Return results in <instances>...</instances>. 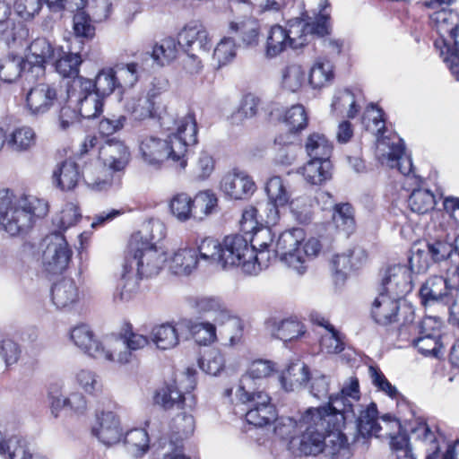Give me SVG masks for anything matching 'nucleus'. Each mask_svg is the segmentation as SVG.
Here are the masks:
<instances>
[{"mask_svg": "<svg viewBox=\"0 0 459 459\" xmlns=\"http://www.w3.org/2000/svg\"><path fill=\"white\" fill-rule=\"evenodd\" d=\"M343 417L328 414L321 407H310L296 420L281 417L274 427V433L287 441L288 449L305 455H317L326 452L334 455L346 447L348 439L342 432Z\"/></svg>", "mask_w": 459, "mask_h": 459, "instance_id": "nucleus-1", "label": "nucleus"}, {"mask_svg": "<svg viewBox=\"0 0 459 459\" xmlns=\"http://www.w3.org/2000/svg\"><path fill=\"white\" fill-rule=\"evenodd\" d=\"M264 237L272 240L269 229L258 230L252 238V255L243 264V272L247 274L259 273L269 266L273 259L279 257L281 263L298 275H303L307 270L308 261L316 257L321 250L319 240L315 238L305 240V233L299 228L281 233L274 244L273 254L268 249L267 242H259Z\"/></svg>", "mask_w": 459, "mask_h": 459, "instance_id": "nucleus-2", "label": "nucleus"}, {"mask_svg": "<svg viewBox=\"0 0 459 459\" xmlns=\"http://www.w3.org/2000/svg\"><path fill=\"white\" fill-rule=\"evenodd\" d=\"M48 212V204L35 196H16L8 189L0 190V225L11 237L22 236L33 227L36 219Z\"/></svg>", "mask_w": 459, "mask_h": 459, "instance_id": "nucleus-3", "label": "nucleus"}, {"mask_svg": "<svg viewBox=\"0 0 459 459\" xmlns=\"http://www.w3.org/2000/svg\"><path fill=\"white\" fill-rule=\"evenodd\" d=\"M168 260L165 250L142 232L132 235L124 265L140 278L158 275Z\"/></svg>", "mask_w": 459, "mask_h": 459, "instance_id": "nucleus-4", "label": "nucleus"}, {"mask_svg": "<svg viewBox=\"0 0 459 459\" xmlns=\"http://www.w3.org/2000/svg\"><path fill=\"white\" fill-rule=\"evenodd\" d=\"M139 153L143 161L151 167L160 169L167 160H171L180 169L187 165L184 159V146L178 143L175 146L169 136L161 139L154 135L142 136L139 141Z\"/></svg>", "mask_w": 459, "mask_h": 459, "instance_id": "nucleus-5", "label": "nucleus"}, {"mask_svg": "<svg viewBox=\"0 0 459 459\" xmlns=\"http://www.w3.org/2000/svg\"><path fill=\"white\" fill-rule=\"evenodd\" d=\"M93 82L90 79L79 77L72 80L67 86L68 103H74L83 118H93L103 111V100L92 91Z\"/></svg>", "mask_w": 459, "mask_h": 459, "instance_id": "nucleus-6", "label": "nucleus"}, {"mask_svg": "<svg viewBox=\"0 0 459 459\" xmlns=\"http://www.w3.org/2000/svg\"><path fill=\"white\" fill-rule=\"evenodd\" d=\"M70 339L74 344L89 356L106 361H115L113 344L117 342L107 337L103 342L95 338L94 333L88 325L81 324L70 331Z\"/></svg>", "mask_w": 459, "mask_h": 459, "instance_id": "nucleus-7", "label": "nucleus"}, {"mask_svg": "<svg viewBox=\"0 0 459 459\" xmlns=\"http://www.w3.org/2000/svg\"><path fill=\"white\" fill-rule=\"evenodd\" d=\"M186 385L178 386L176 381L160 388L154 396V403L165 410L174 407L192 410L195 405V397L190 393L195 386V381L190 369L183 376Z\"/></svg>", "mask_w": 459, "mask_h": 459, "instance_id": "nucleus-8", "label": "nucleus"}, {"mask_svg": "<svg viewBox=\"0 0 459 459\" xmlns=\"http://www.w3.org/2000/svg\"><path fill=\"white\" fill-rule=\"evenodd\" d=\"M360 391L357 377H350L343 385L340 394L330 397L327 405L320 406L327 410L328 414H341L343 417V425L347 420H352L356 415V409L360 407Z\"/></svg>", "mask_w": 459, "mask_h": 459, "instance_id": "nucleus-9", "label": "nucleus"}, {"mask_svg": "<svg viewBox=\"0 0 459 459\" xmlns=\"http://www.w3.org/2000/svg\"><path fill=\"white\" fill-rule=\"evenodd\" d=\"M377 156L382 165L391 169H397L403 175L410 178L412 172L411 157L404 152V144L398 136L382 138L377 145Z\"/></svg>", "mask_w": 459, "mask_h": 459, "instance_id": "nucleus-10", "label": "nucleus"}, {"mask_svg": "<svg viewBox=\"0 0 459 459\" xmlns=\"http://www.w3.org/2000/svg\"><path fill=\"white\" fill-rule=\"evenodd\" d=\"M275 370L274 364L269 360L257 359L253 361L246 374L240 379L237 390L238 399H246L259 392H265L264 380Z\"/></svg>", "mask_w": 459, "mask_h": 459, "instance_id": "nucleus-11", "label": "nucleus"}, {"mask_svg": "<svg viewBox=\"0 0 459 459\" xmlns=\"http://www.w3.org/2000/svg\"><path fill=\"white\" fill-rule=\"evenodd\" d=\"M455 277V270H447L446 275H433L429 277L420 290L424 304L442 302L449 303L450 292L459 290V282Z\"/></svg>", "mask_w": 459, "mask_h": 459, "instance_id": "nucleus-12", "label": "nucleus"}, {"mask_svg": "<svg viewBox=\"0 0 459 459\" xmlns=\"http://www.w3.org/2000/svg\"><path fill=\"white\" fill-rule=\"evenodd\" d=\"M412 277L404 264L388 266L381 273L380 292L402 299L412 290Z\"/></svg>", "mask_w": 459, "mask_h": 459, "instance_id": "nucleus-13", "label": "nucleus"}, {"mask_svg": "<svg viewBox=\"0 0 459 459\" xmlns=\"http://www.w3.org/2000/svg\"><path fill=\"white\" fill-rule=\"evenodd\" d=\"M247 404L249 409L246 413V420L255 427H264L273 421H278L276 409L271 403V397L266 392H259L246 399H238ZM277 423L275 424V426Z\"/></svg>", "mask_w": 459, "mask_h": 459, "instance_id": "nucleus-14", "label": "nucleus"}, {"mask_svg": "<svg viewBox=\"0 0 459 459\" xmlns=\"http://www.w3.org/2000/svg\"><path fill=\"white\" fill-rule=\"evenodd\" d=\"M71 256L72 251L65 238L59 233H54L43 252L44 269L49 273H62L68 267Z\"/></svg>", "mask_w": 459, "mask_h": 459, "instance_id": "nucleus-15", "label": "nucleus"}, {"mask_svg": "<svg viewBox=\"0 0 459 459\" xmlns=\"http://www.w3.org/2000/svg\"><path fill=\"white\" fill-rule=\"evenodd\" d=\"M57 48L44 39L39 38L31 42L29 52L24 58V67L31 78L39 79L45 74L46 64L54 60Z\"/></svg>", "mask_w": 459, "mask_h": 459, "instance_id": "nucleus-16", "label": "nucleus"}, {"mask_svg": "<svg viewBox=\"0 0 459 459\" xmlns=\"http://www.w3.org/2000/svg\"><path fill=\"white\" fill-rule=\"evenodd\" d=\"M403 421L404 429L410 433L411 438L419 442L425 449L426 459H437L440 450L438 437L425 420L412 413L411 419H405Z\"/></svg>", "mask_w": 459, "mask_h": 459, "instance_id": "nucleus-17", "label": "nucleus"}, {"mask_svg": "<svg viewBox=\"0 0 459 459\" xmlns=\"http://www.w3.org/2000/svg\"><path fill=\"white\" fill-rule=\"evenodd\" d=\"M164 109L160 91L155 88L151 89L145 97L133 98L126 103V110L137 121L148 118L161 119Z\"/></svg>", "mask_w": 459, "mask_h": 459, "instance_id": "nucleus-18", "label": "nucleus"}, {"mask_svg": "<svg viewBox=\"0 0 459 459\" xmlns=\"http://www.w3.org/2000/svg\"><path fill=\"white\" fill-rule=\"evenodd\" d=\"M58 100V88L55 83L41 82L26 94V107L32 116L48 112Z\"/></svg>", "mask_w": 459, "mask_h": 459, "instance_id": "nucleus-19", "label": "nucleus"}, {"mask_svg": "<svg viewBox=\"0 0 459 459\" xmlns=\"http://www.w3.org/2000/svg\"><path fill=\"white\" fill-rule=\"evenodd\" d=\"M220 189L230 199L245 200L255 193L256 186L246 172L233 169L221 178Z\"/></svg>", "mask_w": 459, "mask_h": 459, "instance_id": "nucleus-20", "label": "nucleus"}, {"mask_svg": "<svg viewBox=\"0 0 459 459\" xmlns=\"http://www.w3.org/2000/svg\"><path fill=\"white\" fill-rule=\"evenodd\" d=\"M221 267H241L252 255L251 246L241 235L226 236L221 243Z\"/></svg>", "mask_w": 459, "mask_h": 459, "instance_id": "nucleus-21", "label": "nucleus"}, {"mask_svg": "<svg viewBox=\"0 0 459 459\" xmlns=\"http://www.w3.org/2000/svg\"><path fill=\"white\" fill-rule=\"evenodd\" d=\"M48 399L51 413L56 418L62 409H68L73 413L82 415L87 411V401L80 392L63 394V385L56 383L49 386Z\"/></svg>", "mask_w": 459, "mask_h": 459, "instance_id": "nucleus-22", "label": "nucleus"}, {"mask_svg": "<svg viewBox=\"0 0 459 459\" xmlns=\"http://www.w3.org/2000/svg\"><path fill=\"white\" fill-rule=\"evenodd\" d=\"M117 343L113 344L115 361L119 364L129 363L133 359V352L143 349L149 343V339L143 334L133 331L131 325L126 324L120 333V339L113 338Z\"/></svg>", "mask_w": 459, "mask_h": 459, "instance_id": "nucleus-23", "label": "nucleus"}, {"mask_svg": "<svg viewBox=\"0 0 459 459\" xmlns=\"http://www.w3.org/2000/svg\"><path fill=\"white\" fill-rule=\"evenodd\" d=\"M407 318L398 330L400 339H410L411 335H440L442 321L438 316H425L419 323H413L414 313L411 307H405Z\"/></svg>", "mask_w": 459, "mask_h": 459, "instance_id": "nucleus-24", "label": "nucleus"}, {"mask_svg": "<svg viewBox=\"0 0 459 459\" xmlns=\"http://www.w3.org/2000/svg\"><path fill=\"white\" fill-rule=\"evenodd\" d=\"M99 155L104 167L113 172L124 170L130 160L128 147L116 138L107 140L100 147Z\"/></svg>", "mask_w": 459, "mask_h": 459, "instance_id": "nucleus-25", "label": "nucleus"}, {"mask_svg": "<svg viewBox=\"0 0 459 459\" xmlns=\"http://www.w3.org/2000/svg\"><path fill=\"white\" fill-rule=\"evenodd\" d=\"M381 420L385 424V428L388 430L397 431L396 433L391 431L388 433L390 437V446L395 453L396 459H416L411 451L407 435L408 431H405L404 424L403 425L400 420L393 417L389 413L384 414Z\"/></svg>", "mask_w": 459, "mask_h": 459, "instance_id": "nucleus-26", "label": "nucleus"}, {"mask_svg": "<svg viewBox=\"0 0 459 459\" xmlns=\"http://www.w3.org/2000/svg\"><path fill=\"white\" fill-rule=\"evenodd\" d=\"M166 263L171 273L188 276L197 269L199 257L195 247L185 244L175 249Z\"/></svg>", "mask_w": 459, "mask_h": 459, "instance_id": "nucleus-27", "label": "nucleus"}, {"mask_svg": "<svg viewBox=\"0 0 459 459\" xmlns=\"http://www.w3.org/2000/svg\"><path fill=\"white\" fill-rule=\"evenodd\" d=\"M92 434L104 445L112 446L118 443L122 437V429L119 419L113 411H102L97 415L92 427Z\"/></svg>", "mask_w": 459, "mask_h": 459, "instance_id": "nucleus-28", "label": "nucleus"}, {"mask_svg": "<svg viewBox=\"0 0 459 459\" xmlns=\"http://www.w3.org/2000/svg\"><path fill=\"white\" fill-rule=\"evenodd\" d=\"M190 305L199 313L212 314L214 322L219 325H223L232 318L231 311L223 299L218 296H197L191 299Z\"/></svg>", "mask_w": 459, "mask_h": 459, "instance_id": "nucleus-29", "label": "nucleus"}, {"mask_svg": "<svg viewBox=\"0 0 459 459\" xmlns=\"http://www.w3.org/2000/svg\"><path fill=\"white\" fill-rule=\"evenodd\" d=\"M80 299V290L74 280L63 278L51 287V300L59 310L73 308Z\"/></svg>", "mask_w": 459, "mask_h": 459, "instance_id": "nucleus-30", "label": "nucleus"}, {"mask_svg": "<svg viewBox=\"0 0 459 459\" xmlns=\"http://www.w3.org/2000/svg\"><path fill=\"white\" fill-rule=\"evenodd\" d=\"M400 300L399 298L379 291L371 308V316L374 320L383 325L396 322L400 310Z\"/></svg>", "mask_w": 459, "mask_h": 459, "instance_id": "nucleus-31", "label": "nucleus"}, {"mask_svg": "<svg viewBox=\"0 0 459 459\" xmlns=\"http://www.w3.org/2000/svg\"><path fill=\"white\" fill-rule=\"evenodd\" d=\"M434 45L451 73L459 80V26L448 39H437Z\"/></svg>", "mask_w": 459, "mask_h": 459, "instance_id": "nucleus-32", "label": "nucleus"}, {"mask_svg": "<svg viewBox=\"0 0 459 459\" xmlns=\"http://www.w3.org/2000/svg\"><path fill=\"white\" fill-rule=\"evenodd\" d=\"M176 132L169 136L173 144L184 146V159H186L187 147L197 143V124L194 114L188 113L176 121Z\"/></svg>", "mask_w": 459, "mask_h": 459, "instance_id": "nucleus-33", "label": "nucleus"}, {"mask_svg": "<svg viewBox=\"0 0 459 459\" xmlns=\"http://www.w3.org/2000/svg\"><path fill=\"white\" fill-rule=\"evenodd\" d=\"M12 4L9 0H0V37L7 44L27 36V31L21 23L16 24L12 19Z\"/></svg>", "mask_w": 459, "mask_h": 459, "instance_id": "nucleus-34", "label": "nucleus"}, {"mask_svg": "<svg viewBox=\"0 0 459 459\" xmlns=\"http://www.w3.org/2000/svg\"><path fill=\"white\" fill-rule=\"evenodd\" d=\"M266 329L273 338L284 342L296 340L306 333L303 324L292 318L280 321L270 319L266 322Z\"/></svg>", "mask_w": 459, "mask_h": 459, "instance_id": "nucleus-35", "label": "nucleus"}, {"mask_svg": "<svg viewBox=\"0 0 459 459\" xmlns=\"http://www.w3.org/2000/svg\"><path fill=\"white\" fill-rule=\"evenodd\" d=\"M141 280L134 272L123 265L121 278L113 293V301L119 305L132 301L139 291Z\"/></svg>", "mask_w": 459, "mask_h": 459, "instance_id": "nucleus-36", "label": "nucleus"}, {"mask_svg": "<svg viewBox=\"0 0 459 459\" xmlns=\"http://www.w3.org/2000/svg\"><path fill=\"white\" fill-rule=\"evenodd\" d=\"M178 39L182 47L192 48L195 45L198 49L206 52L212 47L208 31L202 24L196 22L185 26L178 34Z\"/></svg>", "mask_w": 459, "mask_h": 459, "instance_id": "nucleus-37", "label": "nucleus"}, {"mask_svg": "<svg viewBox=\"0 0 459 459\" xmlns=\"http://www.w3.org/2000/svg\"><path fill=\"white\" fill-rule=\"evenodd\" d=\"M182 330V321L178 324L166 323L156 325L151 333L152 341L158 349H172L178 345Z\"/></svg>", "mask_w": 459, "mask_h": 459, "instance_id": "nucleus-38", "label": "nucleus"}, {"mask_svg": "<svg viewBox=\"0 0 459 459\" xmlns=\"http://www.w3.org/2000/svg\"><path fill=\"white\" fill-rule=\"evenodd\" d=\"M52 177L56 187L63 191H69L77 186L81 173L76 162L69 159L56 165Z\"/></svg>", "mask_w": 459, "mask_h": 459, "instance_id": "nucleus-39", "label": "nucleus"}, {"mask_svg": "<svg viewBox=\"0 0 459 459\" xmlns=\"http://www.w3.org/2000/svg\"><path fill=\"white\" fill-rule=\"evenodd\" d=\"M429 13L431 26L436 29L439 34V39H446L456 29L459 17L457 13L448 7H441L437 9H430Z\"/></svg>", "mask_w": 459, "mask_h": 459, "instance_id": "nucleus-40", "label": "nucleus"}, {"mask_svg": "<svg viewBox=\"0 0 459 459\" xmlns=\"http://www.w3.org/2000/svg\"><path fill=\"white\" fill-rule=\"evenodd\" d=\"M377 404L370 403L369 404L356 409V424L359 434L363 437L377 435L382 429L377 422Z\"/></svg>", "mask_w": 459, "mask_h": 459, "instance_id": "nucleus-41", "label": "nucleus"}, {"mask_svg": "<svg viewBox=\"0 0 459 459\" xmlns=\"http://www.w3.org/2000/svg\"><path fill=\"white\" fill-rule=\"evenodd\" d=\"M334 78L333 65L325 57H317L312 65L307 82L313 89L329 85Z\"/></svg>", "mask_w": 459, "mask_h": 459, "instance_id": "nucleus-42", "label": "nucleus"}, {"mask_svg": "<svg viewBox=\"0 0 459 459\" xmlns=\"http://www.w3.org/2000/svg\"><path fill=\"white\" fill-rule=\"evenodd\" d=\"M307 82L305 68L297 63L284 66L281 71V86L290 92L301 91Z\"/></svg>", "mask_w": 459, "mask_h": 459, "instance_id": "nucleus-43", "label": "nucleus"}, {"mask_svg": "<svg viewBox=\"0 0 459 459\" xmlns=\"http://www.w3.org/2000/svg\"><path fill=\"white\" fill-rule=\"evenodd\" d=\"M195 421L193 415L182 412L175 416L169 423L170 445L183 444L195 431Z\"/></svg>", "mask_w": 459, "mask_h": 459, "instance_id": "nucleus-44", "label": "nucleus"}, {"mask_svg": "<svg viewBox=\"0 0 459 459\" xmlns=\"http://www.w3.org/2000/svg\"><path fill=\"white\" fill-rule=\"evenodd\" d=\"M55 60L56 71L63 77L79 78L80 65L82 59L80 54L65 52L62 48H57Z\"/></svg>", "mask_w": 459, "mask_h": 459, "instance_id": "nucleus-45", "label": "nucleus"}, {"mask_svg": "<svg viewBox=\"0 0 459 459\" xmlns=\"http://www.w3.org/2000/svg\"><path fill=\"white\" fill-rule=\"evenodd\" d=\"M230 31L240 38L246 48L256 47L259 43L260 24L255 19H246L240 22H231Z\"/></svg>", "mask_w": 459, "mask_h": 459, "instance_id": "nucleus-46", "label": "nucleus"}, {"mask_svg": "<svg viewBox=\"0 0 459 459\" xmlns=\"http://www.w3.org/2000/svg\"><path fill=\"white\" fill-rule=\"evenodd\" d=\"M331 108L336 114H346L347 117L354 118L359 110L357 94L348 89L337 91L333 95Z\"/></svg>", "mask_w": 459, "mask_h": 459, "instance_id": "nucleus-47", "label": "nucleus"}, {"mask_svg": "<svg viewBox=\"0 0 459 459\" xmlns=\"http://www.w3.org/2000/svg\"><path fill=\"white\" fill-rule=\"evenodd\" d=\"M330 160H310L302 168L304 179L311 185H322L332 178Z\"/></svg>", "mask_w": 459, "mask_h": 459, "instance_id": "nucleus-48", "label": "nucleus"}, {"mask_svg": "<svg viewBox=\"0 0 459 459\" xmlns=\"http://www.w3.org/2000/svg\"><path fill=\"white\" fill-rule=\"evenodd\" d=\"M305 150L310 160H329L333 145L325 134L312 133L306 140Z\"/></svg>", "mask_w": 459, "mask_h": 459, "instance_id": "nucleus-49", "label": "nucleus"}, {"mask_svg": "<svg viewBox=\"0 0 459 459\" xmlns=\"http://www.w3.org/2000/svg\"><path fill=\"white\" fill-rule=\"evenodd\" d=\"M428 255L435 263L446 261L454 252L453 237L441 233L427 243Z\"/></svg>", "mask_w": 459, "mask_h": 459, "instance_id": "nucleus-50", "label": "nucleus"}, {"mask_svg": "<svg viewBox=\"0 0 459 459\" xmlns=\"http://www.w3.org/2000/svg\"><path fill=\"white\" fill-rule=\"evenodd\" d=\"M290 48L283 26L276 24L270 28L265 43V56L273 58Z\"/></svg>", "mask_w": 459, "mask_h": 459, "instance_id": "nucleus-51", "label": "nucleus"}, {"mask_svg": "<svg viewBox=\"0 0 459 459\" xmlns=\"http://www.w3.org/2000/svg\"><path fill=\"white\" fill-rule=\"evenodd\" d=\"M283 30L286 32L290 48L292 49H299L307 45L309 41L307 24L303 17H296L288 20Z\"/></svg>", "mask_w": 459, "mask_h": 459, "instance_id": "nucleus-52", "label": "nucleus"}, {"mask_svg": "<svg viewBox=\"0 0 459 459\" xmlns=\"http://www.w3.org/2000/svg\"><path fill=\"white\" fill-rule=\"evenodd\" d=\"M182 326L186 329L199 345H209L217 339L216 327L210 322L182 321Z\"/></svg>", "mask_w": 459, "mask_h": 459, "instance_id": "nucleus-53", "label": "nucleus"}, {"mask_svg": "<svg viewBox=\"0 0 459 459\" xmlns=\"http://www.w3.org/2000/svg\"><path fill=\"white\" fill-rule=\"evenodd\" d=\"M331 4L329 0H320L318 3V14L316 21L307 22V32L309 36H316L318 38H325L331 32V14L329 9Z\"/></svg>", "mask_w": 459, "mask_h": 459, "instance_id": "nucleus-54", "label": "nucleus"}, {"mask_svg": "<svg viewBox=\"0 0 459 459\" xmlns=\"http://www.w3.org/2000/svg\"><path fill=\"white\" fill-rule=\"evenodd\" d=\"M308 379L309 368L299 360L290 363L280 377L281 386L286 391L293 390L294 384L300 385L306 384Z\"/></svg>", "mask_w": 459, "mask_h": 459, "instance_id": "nucleus-55", "label": "nucleus"}, {"mask_svg": "<svg viewBox=\"0 0 459 459\" xmlns=\"http://www.w3.org/2000/svg\"><path fill=\"white\" fill-rule=\"evenodd\" d=\"M437 204V197L432 191L426 188H414L409 198L408 205L413 212L424 214L432 211Z\"/></svg>", "mask_w": 459, "mask_h": 459, "instance_id": "nucleus-56", "label": "nucleus"}, {"mask_svg": "<svg viewBox=\"0 0 459 459\" xmlns=\"http://www.w3.org/2000/svg\"><path fill=\"white\" fill-rule=\"evenodd\" d=\"M179 39L172 37L162 39L153 47L152 56L160 65H165L176 59L178 52Z\"/></svg>", "mask_w": 459, "mask_h": 459, "instance_id": "nucleus-57", "label": "nucleus"}, {"mask_svg": "<svg viewBox=\"0 0 459 459\" xmlns=\"http://www.w3.org/2000/svg\"><path fill=\"white\" fill-rule=\"evenodd\" d=\"M82 177L89 187L97 191L108 189L112 184V177L100 165L85 166Z\"/></svg>", "mask_w": 459, "mask_h": 459, "instance_id": "nucleus-58", "label": "nucleus"}, {"mask_svg": "<svg viewBox=\"0 0 459 459\" xmlns=\"http://www.w3.org/2000/svg\"><path fill=\"white\" fill-rule=\"evenodd\" d=\"M194 198L186 193H178L169 201V210L173 216L181 222L195 218Z\"/></svg>", "mask_w": 459, "mask_h": 459, "instance_id": "nucleus-59", "label": "nucleus"}, {"mask_svg": "<svg viewBox=\"0 0 459 459\" xmlns=\"http://www.w3.org/2000/svg\"><path fill=\"white\" fill-rule=\"evenodd\" d=\"M269 201L276 205H287L290 199L289 184L281 177L270 178L265 186Z\"/></svg>", "mask_w": 459, "mask_h": 459, "instance_id": "nucleus-60", "label": "nucleus"}, {"mask_svg": "<svg viewBox=\"0 0 459 459\" xmlns=\"http://www.w3.org/2000/svg\"><path fill=\"white\" fill-rule=\"evenodd\" d=\"M402 340L411 342L424 356L438 358L442 353L440 335H411L410 339Z\"/></svg>", "mask_w": 459, "mask_h": 459, "instance_id": "nucleus-61", "label": "nucleus"}, {"mask_svg": "<svg viewBox=\"0 0 459 459\" xmlns=\"http://www.w3.org/2000/svg\"><path fill=\"white\" fill-rule=\"evenodd\" d=\"M198 254L199 262L204 261L209 264H219L221 266V243L213 238H204L197 242L195 248Z\"/></svg>", "mask_w": 459, "mask_h": 459, "instance_id": "nucleus-62", "label": "nucleus"}, {"mask_svg": "<svg viewBox=\"0 0 459 459\" xmlns=\"http://www.w3.org/2000/svg\"><path fill=\"white\" fill-rule=\"evenodd\" d=\"M112 69L118 89L122 91L134 87L139 80L140 72L136 63L117 65Z\"/></svg>", "mask_w": 459, "mask_h": 459, "instance_id": "nucleus-63", "label": "nucleus"}, {"mask_svg": "<svg viewBox=\"0 0 459 459\" xmlns=\"http://www.w3.org/2000/svg\"><path fill=\"white\" fill-rule=\"evenodd\" d=\"M7 144L15 152H24L30 150L36 143V134L29 126L15 128L9 138Z\"/></svg>", "mask_w": 459, "mask_h": 459, "instance_id": "nucleus-64", "label": "nucleus"}]
</instances>
